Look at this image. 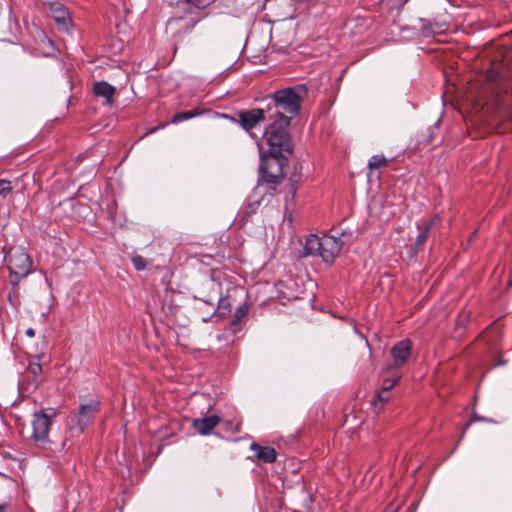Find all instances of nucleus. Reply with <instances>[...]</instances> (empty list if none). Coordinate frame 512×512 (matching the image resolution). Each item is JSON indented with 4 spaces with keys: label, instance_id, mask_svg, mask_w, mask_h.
Wrapping results in <instances>:
<instances>
[{
    "label": "nucleus",
    "instance_id": "obj_18",
    "mask_svg": "<svg viewBox=\"0 0 512 512\" xmlns=\"http://www.w3.org/2000/svg\"><path fill=\"white\" fill-rule=\"evenodd\" d=\"M42 357H43V355H36L34 358H36L37 360H40ZM28 371L35 377V382L38 384L40 382L38 377L42 373V366L39 363V361H37V362L31 361L28 366Z\"/></svg>",
    "mask_w": 512,
    "mask_h": 512
},
{
    "label": "nucleus",
    "instance_id": "obj_25",
    "mask_svg": "<svg viewBox=\"0 0 512 512\" xmlns=\"http://www.w3.org/2000/svg\"><path fill=\"white\" fill-rule=\"evenodd\" d=\"M434 226V222H427L423 231L426 232L427 234H429L431 228Z\"/></svg>",
    "mask_w": 512,
    "mask_h": 512
},
{
    "label": "nucleus",
    "instance_id": "obj_8",
    "mask_svg": "<svg viewBox=\"0 0 512 512\" xmlns=\"http://www.w3.org/2000/svg\"><path fill=\"white\" fill-rule=\"evenodd\" d=\"M342 241L332 235L325 234L321 237V249L319 256L326 263H332L339 255L342 248Z\"/></svg>",
    "mask_w": 512,
    "mask_h": 512
},
{
    "label": "nucleus",
    "instance_id": "obj_28",
    "mask_svg": "<svg viewBox=\"0 0 512 512\" xmlns=\"http://www.w3.org/2000/svg\"><path fill=\"white\" fill-rule=\"evenodd\" d=\"M211 316H205L204 318H202V321L203 322H208L210 320Z\"/></svg>",
    "mask_w": 512,
    "mask_h": 512
},
{
    "label": "nucleus",
    "instance_id": "obj_29",
    "mask_svg": "<svg viewBox=\"0 0 512 512\" xmlns=\"http://www.w3.org/2000/svg\"><path fill=\"white\" fill-rule=\"evenodd\" d=\"M5 511V506L4 505H0V512H4Z\"/></svg>",
    "mask_w": 512,
    "mask_h": 512
},
{
    "label": "nucleus",
    "instance_id": "obj_24",
    "mask_svg": "<svg viewBox=\"0 0 512 512\" xmlns=\"http://www.w3.org/2000/svg\"><path fill=\"white\" fill-rule=\"evenodd\" d=\"M306 498H307V499H306V500H305V502L303 503V509H304V511H303V512H316L315 508H314V507H312V504H311V503H310V504H308V503H307V501L312 502V500H311V496H310V495H307V496H306Z\"/></svg>",
    "mask_w": 512,
    "mask_h": 512
},
{
    "label": "nucleus",
    "instance_id": "obj_15",
    "mask_svg": "<svg viewBox=\"0 0 512 512\" xmlns=\"http://www.w3.org/2000/svg\"><path fill=\"white\" fill-rule=\"evenodd\" d=\"M248 310L249 306L246 304L239 306L235 310L233 314V319L230 324V329L233 334H236L241 330L240 321L247 315Z\"/></svg>",
    "mask_w": 512,
    "mask_h": 512
},
{
    "label": "nucleus",
    "instance_id": "obj_12",
    "mask_svg": "<svg viewBox=\"0 0 512 512\" xmlns=\"http://www.w3.org/2000/svg\"><path fill=\"white\" fill-rule=\"evenodd\" d=\"M250 449L256 452V457L264 463H273L276 460L277 453L274 448L260 446L256 443L250 445Z\"/></svg>",
    "mask_w": 512,
    "mask_h": 512
},
{
    "label": "nucleus",
    "instance_id": "obj_26",
    "mask_svg": "<svg viewBox=\"0 0 512 512\" xmlns=\"http://www.w3.org/2000/svg\"><path fill=\"white\" fill-rule=\"evenodd\" d=\"M25 334H26L28 337L32 338V337H34V336H35V330H34L33 328H28V329L26 330Z\"/></svg>",
    "mask_w": 512,
    "mask_h": 512
},
{
    "label": "nucleus",
    "instance_id": "obj_23",
    "mask_svg": "<svg viewBox=\"0 0 512 512\" xmlns=\"http://www.w3.org/2000/svg\"><path fill=\"white\" fill-rule=\"evenodd\" d=\"M12 189L11 182L8 180H0V195H5Z\"/></svg>",
    "mask_w": 512,
    "mask_h": 512
},
{
    "label": "nucleus",
    "instance_id": "obj_19",
    "mask_svg": "<svg viewBox=\"0 0 512 512\" xmlns=\"http://www.w3.org/2000/svg\"><path fill=\"white\" fill-rule=\"evenodd\" d=\"M387 162L388 160L383 155H373L368 162V167L370 170L378 169L386 165Z\"/></svg>",
    "mask_w": 512,
    "mask_h": 512
},
{
    "label": "nucleus",
    "instance_id": "obj_4",
    "mask_svg": "<svg viewBox=\"0 0 512 512\" xmlns=\"http://www.w3.org/2000/svg\"><path fill=\"white\" fill-rule=\"evenodd\" d=\"M100 402L97 399L86 400L81 398L79 410L70 416L68 422V431L71 436L82 434L92 423L95 415L99 411Z\"/></svg>",
    "mask_w": 512,
    "mask_h": 512
},
{
    "label": "nucleus",
    "instance_id": "obj_21",
    "mask_svg": "<svg viewBox=\"0 0 512 512\" xmlns=\"http://www.w3.org/2000/svg\"><path fill=\"white\" fill-rule=\"evenodd\" d=\"M132 264L137 271H142L146 268V259L140 255H135L131 258Z\"/></svg>",
    "mask_w": 512,
    "mask_h": 512
},
{
    "label": "nucleus",
    "instance_id": "obj_1",
    "mask_svg": "<svg viewBox=\"0 0 512 512\" xmlns=\"http://www.w3.org/2000/svg\"><path fill=\"white\" fill-rule=\"evenodd\" d=\"M267 120L270 123L265 129L263 136L261 138L258 137L256 144L258 145V142H263L265 156L275 160L285 157V154H291L292 147L288 133L291 117L280 116V118L275 119L273 115H268Z\"/></svg>",
    "mask_w": 512,
    "mask_h": 512
},
{
    "label": "nucleus",
    "instance_id": "obj_16",
    "mask_svg": "<svg viewBox=\"0 0 512 512\" xmlns=\"http://www.w3.org/2000/svg\"><path fill=\"white\" fill-rule=\"evenodd\" d=\"M400 378V374H393V377L391 379H385L383 381V390L377 393V398L383 402L387 401L389 399V396L387 395L389 390H391L398 383Z\"/></svg>",
    "mask_w": 512,
    "mask_h": 512
},
{
    "label": "nucleus",
    "instance_id": "obj_11",
    "mask_svg": "<svg viewBox=\"0 0 512 512\" xmlns=\"http://www.w3.org/2000/svg\"><path fill=\"white\" fill-rule=\"evenodd\" d=\"M218 423L219 417L217 415H210L204 418L195 419L193 421V427L201 435H208Z\"/></svg>",
    "mask_w": 512,
    "mask_h": 512
},
{
    "label": "nucleus",
    "instance_id": "obj_20",
    "mask_svg": "<svg viewBox=\"0 0 512 512\" xmlns=\"http://www.w3.org/2000/svg\"><path fill=\"white\" fill-rule=\"evenodd\" d=\"M429 234L424 232L423 230L417 235L415 242L412 246V251L414 254H417L425 244L426 240L428 239Z\"/></svg>",
    "mask_w": 512,
    "mask_h": 512
},
{
    "label": "nucleus",
    "instance_id": "obj_17",
    "mask_svg": "<svg viewBox=\"0 0 512 512\" xmlns=\"http://www.w3.org/2000/svg\"><path fill=\"white\" fill-rule=\"evenodd\" d=\"M203 112L200 111V110H197V109H194V110H189V111H182V112H178L176 113L171 122L173 124H178L180 122H183V121H186V120H189V119H192L194 117H197L199 115H201Z\"/></svg>",
    "mask_w": 512,
    "mask_h": 512
},
{
    "label": "nucleus",
    "instance_id": "obj_7",
    "mask_svg": "<svg viewBox=\"0 0 512 512\" xmlns=\"http://www.w3.org/2000/svg\"><path fill=\"white\" fill-rule=\"evenodd\" d=\"M238 117L240 126L246 132H248L253 139L257 140L258 137L252 132V129L266 119L264 110L260 108H254L241 111L238 114Z\"/></svg>",
    "mask_w": 512,
    "mask_h": 512
},
{
    "label": "nucleus",
    "instance_id": "obj_6",
    "mask_svg": "<svg viewBox=\"0 0 512 512\" xmlns=\"http://www.w3.org/2000/svg\"><path fill=\"white\" fill-rule=\"evenodd\" d=\"M412 344L408 339L396 342L391 348V356L393 362L386 366V370L392 371L402 367L411 356Z\"/></svg>",
    "mask_w": 512,
    "mask_h": 512
},
{
    "label": "nucleus",
    "instance_id": "obj_22",
    "mask_svg": "<svg viewBox=\"0 0 512 512\" xmlns=\"http://www.w3.org/2000/svg\"><path fill=\"white\" fill-rule=\"evenodd\" d=\"M214 1L215 0H188V2L196 9H204L210 4H212Z\"/></svg>",
    "mask_w": 512,
    "mask_h": 512
},
{
    "label": "nucleus",
    "instance_id": "obj_2",
    "mask_svg": "<svg viewBox=\"0 0 512 512\" xmlns=\"http://www.w3.org/2000/svg\"><path fill=\"white\" fill-rule=\"evenodd\" d=\"M56 416L53 409L41 410L34 412L32 415L31 425L32 434L30 439L39 447L50 450L52 452H62L66 450L67 439L65 438L60 443L51 441L48 438L49 429L52 424V419Z\"/></svg>",
    "mask_w": 512,
    "mask_h": 512
},
{
    "label": "nucleus",
    "instance_id": "obj_9",
    "mask_svg": "<svg viewBox=\"0 0 512 512\" xmlns=\"http://www.w3.org/2000/svg\"><path fill=\"white\" fill-rule=\"evenodd\" d=\"M48 6L57 27L62 31H68L72 23L68 9L59 1H51Z\"/></svg>",
    "mask_w": 512,
    "mask_h": 512
},
{
    "label": "nucleus",
    "instance_id": "obj_14",
    "mask_svg": "<svg viewBox=\"0 0 512 512\" xmlns=\"http://www.w3.org/2000/svg\"><path fill=\"white\" fill-rule=\"evenodd\" d=\"M321 249V237L311 234L307 237L303 248L304 255H319Z\"/></svg>",
    "mask_w": 512,
    "mask_h": 512
},
{
    "label": "nucleus",
    "instance_id": "obj_3",
    "mask_svg": "<svg viewBox=\"0 0 512 512\" xmlns=\"http://www.w3.org/2000/svg\"><path fill=\"white\" fill-rule=\"evenodd\" d=\"M307 95L305 85H297L281 90H277L272 95L275 107L273 118L278 119L280 116H286L284 113L290 114L289 117L296 116L300 112L301 102Z\"/></svg>",
    "mask_w": 512,
    "mask_h": 512
},
{
    "label": "nucleus",
    "instance_id": "obj_10",
    "mask_svg": "<svg viewBox=\"0 0 512 512\" xmlns=\"http://www.w3.org/2000/svg\"><path fill=\"white\" fill-rule=\"evenodd\" d=\"M93 93L97 97L104 98V104L111 105L116 89L106 81H99L94 84Z\"/></svg>",
    "mask_w": 512,
    "mask_h": 512
},
{
    "label": "nucleus",
    "instance_id": "obj_13",
    "mask_svg": "<svg viewBox=\"0 0 512 512\" xmlns=\"http://www.w3.org/2000/svg\"><path fill=\"white\" fill-rule=\"evenodd\" d=\"M258 150H259V153H260V166H259V170H260V173L262 175V178L267 183H271V184L277 183L278 176L267 171L268 157L265 156V152L263 151V142H258Z\"/></svg>",
    "mask_w": 512,
    "mask_h": 512
},
{
    "label": "nucleus",
    "instance_id": "obj_5",
    "mask_svg": "<svg viewBox=\"0 0 512 512\" xmlns=\"http://www.w3.org/2000/svg\"><path fill=\"white\" fill-rule=\"evenodd\" d=\"M10 271V282L17 285L31 271L32 261L30 256L20 247L12 248L6 256Z\"/></svg>",
    "mask_w": 512,
    "mask_h": 512
},
{
    "label": "nucleus",
    "instance_id": "obj_27",
    "mask_svg": "<svg viewBox=\"0 0 512 512\" xmlns=\"http://www.w3.org/2000/svg\"><path fill=\"white\" fill-rule=\"evenodd\" d=\"M438 215H435L431 220L430 222H434V225L436 224V222L438 221Z\"/></svg>",
    "mask_w": 512,
    "mask_h": 512
}]
</instances>
